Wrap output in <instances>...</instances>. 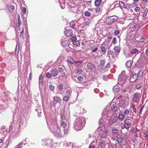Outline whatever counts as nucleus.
<instances>
[{
	"label": "nucleus",
	"instance_id": "20",
	"mask_svg": "<svg viewBox=\"0 0 148 148\" xmlns=\"http://www.w3.org/2000/svg\"><path fill=\"white\" fill-rule=\"evenodd\" d=\"M87 66L89 69L94 71L95 70V68L94 65L91 63H88L87 64Z\"/></svg>",
	"mask_w": 148,
	"mask_h": 148
},
{
	"label": "nucleus",
	"instance_id": "40",
	"mask_svg": "<svg viewBox=\"0 0 148 148\" xmlns=\"http://www.w3.org/2000/svg\"><path fill=\"white\" fill-rule=\"evenodd\" d=\"M105 63V60H102L100 62V64L101 65V67L102 66H103Z\"/></svg>",
	"mask_w": 148,
	"mask_h": 148
},
{
	"label": "nucleus",
	"instance_id": "55",
	"mask_svg": "<svg viewBox=\"0 0 148 148\" xmlns=\"http://www.w3.org/2000/svg\"><path fill=\"white\" fill-rule=\"evenodd\" d=\"M78 79L80 82L82 81L83 80V77L81 76H79L77 78Z\"/></svg>",
	"mask_w": 148,
	"mask_h": 148
},
{
	"label": "nucleus",
	"instance_id": "18",
	"mask_svg": "<svg viewBox=\"0 0 148 148\" xmlns=\"http://www.w3.org/2000/svg\"><path fill=\"white\" fill-rule=\"evenodd\" d=\"M108 132L107 130H104L101 136V137L103 138H106L107 137Z\"/></svg>",
	"mask_w": 148,
	"mask_h": 148
},
{
	"label": "nucleus",
	"instance_id": "4",
	"mask_svg": "<svg viewBox=\"0 0 148 148\" xmlns=\"http://www.w3.org/2000/svg\"><path fill=\"white\" fill-rule=\"evenodd\" d=\"M133 118H130L129 117H127L124 121V128L128 130L132 125Z\"/></svg>",
	"mask_w": 148,
	"mask_h": 148
},
{
	"label": "nucleus",
	"instance_id": "6",
	"mask_svg": "<svg viewBox=\"0 0 148 148\" xmlns=\"http://www.w3.org/2000/svg\"><path fill=\"white\" fill-rule=\"evenodd\" d=\"M53 142V141L52 139L47 138L42 140V143L44 146L45 145L47 147H52Z\"/></svg>",
	"mask_w": 148,
	"mask_h": 148
},
{
	"label": "nucleus",
	"instance_id": "9",
	"mask_svg": "<svg viewBox=\"0 0 148 148\" xmlns=\"http://www.w3.org/2000/svg\"><path fill=\"white\" fill-rule=\"evenodd\" d=\"M53 105L54 106H55L56 104L57 103H60L61 101V98L56 96L53 97Z\"/></svg>",
	"mask_w": 148,
	"mask_h": 148
},
{
	"label": "nucleus",
	"instance_id": "45",
	"mask_svg": "<svg viewBox=\"0 0 148 148\" xmlns=\"http://www.w3.org/2000/svg\"><path fill=\"white\" fill-rule=\"evenodd\" d=\"M129 111L128 110H126L123 112V114L124 115H126L128 114L129 113Z\"/></svg>",
	"mask_w": 148,
	"mask_h": 148
},
{
	"label": "nucleus",
	"instance_id": "42",
	"mask_svg": "<svg viewBox=\"0 0 148 148\" xmlns=\"http://www.w3.org/2000/svg\"><path fill=\"white\" fill-rule=\"evenodd\" d=\"M120 33V32L119 30H116L114 32V35L117 36Z\"/></svg>",
	"mask_w": 148,
	"mask_h": 148
},
{
	"label": "nucleus",
	"instance_id": "16",
	"mask_svg": "<svg viewBox=\"0 0 148 148\" xmlns=\"http://www.w3.org/2000/svg\"><path fill=\"white\" fill-rule=\"evenodd\" d=\"M137 78L136 74H134L130 77V82H133L136 81Z\"/></svg>",
	"mask_w": 148,
	"mask_h": 148
},
{
	"label": "nucleus",
	"instance_id": "30",
	"mask_svg": "<svg viewBox=\"0 0 148 148\" xmlns=\"http://www.w3.org/2000/svg\"><path fill=\"white\" fill-rule=\"evenodd\" d=\"M114 50L115 51L116 55H118L119 54V53L120 51V49H119L118 47L117 46L115 47L114 48Z\"/></svg>",
	"mask_w": 148,
	"mask_h": 148
},
{
	"label": "nucleus",
	"instance_id": "2",
	"mask_svg": "<svg viewBox=\"0 0 148 148\" xmlns=\"http://www.w3.org/2000/svg\"><path fill=\"white\" fill-rule=\"evenodd\" d=\"M52 128L51 131L53 133L55 136L57 137L60 138L64 136L63 134L61 131V128L57 124L52 125Z\"/></svg>",
	"mask_w": 148,
	"mask_h": 148
},
{
	"label": "nucleus",
	"instance_id": "46",
	"mask_svg": "<svg viewBox=\"0 0 148 148\" xmlns=\"http://www.w3.org/2000/svg\"><path fill=\"white\" fill-rule=\"evenodd\" d=\"M85 16H89L90 15V13L88 11L85 12L84 13Z\"/></svg>",
	"mask_w": 148,
	"mask_h": 148
},
{
	"label": "nucleus",
	"instance_id": "23",
	"mask_svg": "<svg viewBox=\"0 0 148 148\" xmlns=\"http://www.w3.org/2000/svg\"><path fill=\"white\" fill-rule=\"evenodd\" d=\"M58 72L57 70L55 69L52 71L51 72V75L53 77H55L58 75Z\"/></svg>",
	"mask_w": 148,
	"mask_h": 148
},
{
	"label": "nucleus",
	"instance_id": "43",
	"mask_svg": "<svg viewBox=\"0 0 148 148\" xmlns=\"http://www.w3.org/2000/svg\"><path fill=\"white\" fill-rule=\"evenodd\" d=\"M5 107L2 105H0V112H1L2 110L4 109Z\"/></svg>",
	"mask_w": 148,
	"mask_h": 148
},
{
	"label": "nucleus",
	"instance_id": "47",
	"mask_svg": "<svg viewBox=\"0 0 148 148\" xmlns=\"http://www.w3.org/2000/svg\"><path fill=\"white\" fill-rule=\"evenodd\" d=\"M104 120L103 118H101L99 120V124L100 125L104 123Z\"/></svg>",
	"mask_w": 148,
	"mask_h": 148
},
{
	"label": "nucleus",
	"instance_id": "29",
	"mask_svg": "<svg viewBox=\"0 0 148 148\" xmlns=\"http://www.w3.org/2000/svg\"><path fill=\"white\" fill-rule=\"evenodd\" d=\"M148 9L147 8H146L145 9L144 12V14H143V17H146L148 16Z\"/></svg>",
	"mask_w": 148,
	"mask_h": 148
},
{
	"label": "nucleus",
	"instance_id": "27",
	"mask_svg": "<svg viewBox=\"0 0 148 148\" xmlns=\"http://www.w3.org/2000/svg\"><path fill=\"white\" fill-rule=\"evenodd\" d=\"M71 88H69L67 89L66 91V95L70 96L71 94Z\"/></svg>",
	"mask_w": 148,
	"mask_h": 148
},
{
	"label": "nucleus",
	"instance_id": "34",
	"mask_svg": "<svg viewBox=\"0 0 148 148\" xmlns=\"http://www.w3.org/2000/svg\"><path fill=\"white\" fill-rule=\"evenodd\" d=\"M19 46H18L17 44L16 46V49L15 50V54L16 56L18 55L19 52Z\"/></svg>",
	"mask_w": 148,
	"mask_h": 148
},
{
	"label": "nucleus",
	"instance_id": "48",
	"mask_svg": "<svg viewBox=\"0 0 148 148\" xmlns=\"http://www.w3.org/2000/svg\"><path fill=\"white\" fill-rule=\"evenodd\" d=\"M46 75L47 77L50 78L51 77L52 75H51V74L48 72L46 73Z\"/></svg>",
	"mask_w": 148,
	"mask_h": 148
},
{
	"label": "nucleus",
	"instance_id": "61",
	"mask_svg": "<svg viewBox=\"0 0 148 148\" xmlns=\"http://www.w3.org/2000/svg\"><path fill=\"white\" fill-rule=\"evenodd\" d=\"M107 36L108 39H111L112 38V37L111 36V34L109 33L107 35Z\"/></svg>",
	"mask_w": 148,
	"mask_h": 148
},
{
	"label": "nucleus",
	"instance_id": "60",
	"mask_svg": "<svg viewBox=\"0 0 148 148\" xmlns=\"http://www.w3.org/2000/svg\"><path fill=\"white\" fill-rule=\"evenodd\" d=\"M110 107L111 109L112 110H114V106L113 104H111L110 105Z\"/></svg>",
	"mask_w": 148,
	"mask_h": 148
},
{
	"label": "nucleus",
	"instance_id": "31",
	"mask_svg": "<svg viewBox=\"0 0 148 148\" xmlns=\"http://www.w3.org/2000/svg\"><path fill=\"white\" fill-rule=\"evenodd\" d=\"M69 96L67 95L66 96H63L62 100L63 101H67L69 100Z\"/></svg>",
	"mask_w": 148,
	"mask_h": 148
},
{
	"label": "nucleus",
	"instance_id": "39",
	"mask_svg": "<svg viewBox=\"0 0 148 148\" xmlns=\"http://www.w3.org/2000/svg\"><path fill=\"white\" fill-rule=\"evenodd\" d=\"M108 110V107H107L103 111V114L104 115H106L107 114Z\"/></svg>",
	"mask_w": 148,
	"mask_h": 148
},
{
	"label": "nucleus",
	"instance_id": "22",
	"mask_svg": "<svg viewBox=\"0 0 148 148\" xmlns=\"http://www.w3.org/2000/svg\"><path fill=\"white\" fill-rule=\"evenodd\" d=\"M25 122H24L23 121H21L19 123V126L18 127V129H20L21 128V127H25Z\"/></svg>",
	"mask_w": 148,
	"mask_h": 148
},
{
	"label": "nucleus",
	"instance_id": "15",
	"mask_svg": "<svg viewBox=\"0 0 148 148\" xmlns=\"http://www.w3.org/2000/svg\"><path fill=\"white\" fill-rule=\"evenodd\" d=\"M109 124L110 125L114 124L116 122V120L114 116H112L110 117L109 119H108Z\"/></svg>",
	"mask_w": 148,
	"mask_h": 148
},
{
	"label": "nucleus",
	"instance_id": "33",
	"mask_svg": "<svg viewBox=\"0 0 148 148\" xmlns=\"http://www.w3.org/2000/svg\"><path fill=\"white\" fill-rule=\"evenodd\" d=\"M43 76L41 75L40 76L39 78V85L40 86V84H41L43 82Z\"/></svg>",
	"mask_w": 148,
	"mask_h": 148
},
{
	"label": "nucleus",
	"instance_id": "19",
	"mask_svg": "<svg viewBox=\"0 0 148 148\" xmlns=\"http://www.w3.org/2000/svg\"><path fill=\"white\" fill-rule=\"evenodd\" d=\"M106 144V142L105 140H101L99 144V145L101 148L104 147Z\"/></svg>",
	"mask_w": 148,
	"mask_h": 148
},
{
	"label": "nucleus",
	"instance_id": "28",
	"mask_svg": "<svg viewBox=\"0 0 148 148\" xmlns=\"http://www.w3.org/2000/svg\"><path fill=\"white\" fill-rule=\"evenodd\" d=\"M113 90L116 92H117L120 89V87L118 85H116L114 86L113 88Z\"/></svg>",
	"mask_w": 148,
	"mask_h": 148
},
{
	"label": "nucleus",
	"instance_id": "14",
	"mask_svg": "<svg viewBox=\"0 0 148 148\" xmlns=\"http://www.w3.org/2000/svg\"><path fill=\"white\" fill-rule=\"evenodd\" d=\"M66 29L65 34L67 36H70L73 34L72 31L71 29H67L66 28H65Z\"/></svg>",
	"mask_w": 148,
	"mask_h": 148
},
{
	"label": "nucleus",
	"instance_id": "52",
	"mask_svg": "<svg viewBox=\"0 0 148 148\" xmlns=\"http://www.w3.org/2000/svg\"><path fill=\"white\" fill-rule=\"evenodd\" d=\"M23 146L22 145V143H19L17 147H15L14 148H21Z\"/></svg>",
	"mask_w": 148,
	"mask_h": 148
},
{
	"label": "nucleus",
	"instance_id": "24",
	"mask_svg": "<svg viewBox=\"0 0 148 148\" xmlns=\"http://www.w3.org/2000/svg\"><path fill=\"white\" fill-rule=\"evenodd\" d=\"M67 60L68 62L71 64H73L74 62V60L71 57H68Z\"/></svg>",
	"mask_w": 148,
	"mask_h": 148
},
{
	"label": "nucleus",
	"instance_id": "51",
	"mask_svg": "<svg viewBox=\"0 0 148 148\" xmlns=\"http://www.w3.org/2000/svg\"><path fill=\"white\" fill-rule=\"evenodd\" d=\"M82 72V69H79L77 70V73L78 74H80Z\"/></svg>",
	"mask_w": 148,
	"mask_h": 148
},
{
	"label": "nucleus",
	"instance_id": "59",
	"mask_svg": "<svg viewBox=\"0 0 148 148\" xmlns=\"http://www.w3.org/2000/svg\"><path fill=\"white\" fill-rule=\"evenodd\" d=\"M113 53V52L111 50H109L108 52V55H112Z\"/></svg>",
	"mask_w": 148,
	"mask_h": 148
},
{
	"label": "nucleus",
	"instance_id": "35",
	"mask_svg": "<svg viewBox=\"0 0 148 148\" xmlns=\"http://www.w3.org/2000/svg\"><path fill=\"white\" fill-rule=\"evenodd\" d=\"M58 90L60 91H61L63 88V85L62 84H60L58 86Z\"/></svg>",
	"mask_w": 148,
	"mask_h": 148
},
{
	"label": "nucleus",
	"instance_id": "53",
	"mask_svg": "<svg viewBox=\"0 0 148 148\" xmlns=\"http://www.w3.org/2000/svg\"><path fill=\"white\" fill-rule=\"evenodd\" d=\"M58 71L59 72L62 73L64 71V69L61 67H59L58 68Z\"/></svg>",
	"mask_w": 148,
	"mask_h": 148
},
{
	"label": "nucleus",
	"instance_id": "58",
	"mask_svg": "<svg viewBox=\"0 0 148 148\" xmlns=\"http://www.w3.org/2000/svg\"><path fill=\"white\" fill-rule=\"evenodd\" d=\"M108 79V77L107 75H104L103 77V79L104 80L106 81Z\"/></svg>",
	"mask_w": 148,
	"mask_h": 148
},
{
	"label": "nucleus",
	"instance_id": "64",
	"mask_svg": "<svg viewBox=\"0 0 148 148\" xmlns=\"http://www.w3.org/2000/svg\"><path fill=\"white\" fill-rule=\"evenodd\" d=\"M145 54L146 56L148 57V49H147L145 52Z\"/></svg>",
	"mask_w": 148,
	"mask_h": 148
},
{
	"label": "nucleus",
	"instance_id": "5",
	"mask_svg": "<svg viewBox=\"0 0 148 148\" xmlns=\"http://www.w3.org/2000/svg\"><path fill=\"white\" fill-rule=\"evenodd\" d=\"M129 99L128 97H125L120 100L119 105L120 107L125 108L129 104Z\"/></svg>",
	"mask_w": 148,
	"mask_h": 148
},
{
	"label": "nucleus",
	"instance_id": "1",
	"mask_svg": "<svg viewBox=\"0 0 148 148\" xmlns=\"http://www.w3.org/2000/svg\"><path fill=\"white\" fill-rule=\"evenodd\" d=\"M85 123V119L83 117H77L74 124V128L75 130L78 131L83 128Z\"/></svg>",
	"mask_w": 148,
	"mask_h": 148
},
{
	"label": "nucleus",
	"instance_id": "36",
	"mask_svg": "<svg viewBox=\"0 0 148 148\" xmlns=\"http://www.w3.org/2000/svg\"><path fill=\"white\" fill-rule=\"evenodd\" d=\"M60 125L62 127L64 128L67 125V124L64 122L62 121L60 123Z\"/></svg>",
	"mask_w": 148,
	"mask_h": 148
},
{
	"label": "nucleus",
	"instance_id": "57",
	"mask_svg": "<svg viewBox=\"0 0 148 148\" xmlns=\"http://www.w3.org/2000/svg\"><path fill=\"white\" fill-rule=\"evenodd\" d=\"M112 42L114 44H115L116 43V38H114L112 40Z\"/></svg>",
	"mask_w": 148,
	"mask_h": 148
},
{
	"label": "nucleus",
	"instance_id": "37",
	"mask_svg": "<svg viewBox=\"0 0 148 148\" xmlns=\"http://www.w3.org/2000/svg\"><path fill=\"white\" fill-rule=\"evenodd\" d=\"M143 74V72L142 71H140L136 75L137 78H139L142 77Z\"/></svg>",
	"mask_w": 148,
	"mask_h": 148
},
{
	"label": "nucleus",
	"instance_id": "32",
	"mask_svg": "<svg viewBox=\"0 0 148 148\" xmlns=\"http://www.w3.org/2000/svg\"><path fill=\"white\" fill-rule=\"evenodd\" d=\"M102 0H96L95 2V6H99L101 1Z\"/></svg>",
	"mask_w": 148,
	"mask_h": 148
},
{
	"label": "nucleus",
	"instance_id": "63",
	"mask_svg": "<svg viewBox=\"0 0 148 148\" xmlns=\"http://www.w3.org/2000/svg\"><path fill=\"white\" fill-rule=\"evenodd\" d=\"M18 24L19 25H21V19H18Z\"/></svg>",
	"mask_w": 148,
	"mask_h": 148
},
{
	"label": "nucleus",
	"instance_id": "25",
	"mask_svg": "<svg viewBox=\"0 0 148 148\" xmlns=\"http://www.w3.org/2000/svg\"><path fill=\"white\" fill-rule=\"evenodd\" d=\"M132 61L131 60L128 61L126 64V66L128 68L130 67L132 65Z\"/></svg>",
	"mask_w": 148,
	"mask_h": 148
},
{
	"label": "nucleus",
	"instance_id": "54",
	"mask_svg": "<svg viewBox=\"0 0 148 148\" xmlns=\"http://www.w3.org/2000/svg\"><path fill=\"white\" fill-rule=\"evenodd\" d=\"M49 88L52 91L53 90L54 87L53 85H51L49 86Z\"/></svg>",
	"mask_w": 148,
	"mask_h": 148
},
{
	"label": "nucleus",
	"instance_id": "50",
	"mask_svg": "<svg viewBox=\"0 0 148 148\" xmlns=\"http://www.w3.org/2000/svg\"><path fill=\"white\" fill-rule=\"evenodd\" d=\"M101 49L102 52H106V49L105 47H101Z\"/></svg>",
	"mask_w": 148,
	"mask_h": 148
},
{
	"label": "nucleus",
	"instance_id": "41",
	"mask_svg": "<svg viewBox=\"0 0 148 148\" xmlns=\"http://www.w3.org/2000/svg\"><path fill=\"white\" fill-rule=\"evenodd\" d=\"M143 83H140L139 84L136 85V89H139L142 87Z\"/></svg>",
	"mask_w": 148,
	"mask_h": 148
},
{
	"label": "nucleus",
	"instance_id": "62",
	"mask_svg": "<svg viewBox=\"0 0 148 148\" xmlns=\"http://www.w3.org/2000/svg\"><path fill=\"white\" fill-rule=\"evenodd\" d=\"M135 10L136 12H138L140 10V8L138 7H136L135 8Z\"/></svg>",
	"mask_w": 148,
	"mask_h": 148
},
{
	"label": "nucleus",
	"instance_id": "26",
	"mask_svg": "<svg viewBox=\"0 0 148 148\" xmlns=\"http://www.w3.org/2000/svg\"><path fill=\"white\" fill-rule=\"evenodd\" d=\"M103 131V128L101 127H100L97 129L96 132L99 135H100Z\"/></svg>",
	"mask_w": 148,
	"mask_h": 148
},
{
	"label": "nucleus",
	"instance_id": "13",
	"mask_svg": "<svg viewBox=\"0 0 148 148\" xmlns=\"http://www.w3.org/2000/svg\"><path fill=\"white\" fill-rule=\"evenodd\" d=\"M97 140H95L92 141L90 144L89 148H97Z\"/></svg>",
	"mask_w": 148,
	"mask_h": 148
},
{
	"label": "nucleus",
	"instance_id": "49",
	"mask_svg": "<svg viewBox=\"0 0 148 148\" xmlns=\"http://www.w3.org/2000/svg\"><path fill=\"white\" fill-rule=\"evenodd\" d=\"M63 132H64V135L67 134H68V130L66 128L63 129Z\"/></svg>",
	"mask_w": 148,
	"mask_h": 148
},
{
	"label": "nucleus",
	"instance_id": "10",
	"mask_svg": "<svg viewBox=\"0 0 148 148\" xmlns=\"http://www.w3.org/2000/svg\"><path fill=\"white\" fill-rule=\"evenodd\" d=\"M112 135L114 137H117L119 134L118 130L114 128H112Z\"/></svg>",
	"mask_w": 148,
	"mask_h": 148
},
{
	"label": "nucleus",
	"instance_id": "12",
	"mask_svg": "<svg viewBox=\"0 0 148 148\" xmlns=\"http://www.w3.org/2000/svg\"><path fill=\"white\" fill-rule=\"evenodd\" d=\"M116 138H117L115 145H117L118 144H119L120 147H121L122 144L121 143L122 142L123 140L122 138L120 136H118Z\"/></svg>",
	"mask_w": 148,
	"mask_h": 148
},
{
	"label": "nucleus",
	"instance_id": "38",
	"mask_svg": "<svg viewBox=\"0 0 148 148\" xmlns=\"http://www.w3.org/2000/svg\"><path fill=\"white\" fill-rule=\"evenodd\" d=\"M119 4L120 6L121 7H123L125 8H126V6L125 5L124 3L122 1H120L119 2Z\"/></svg>",
	"mask_w": 148,
	"mask_h": 148
},
{
	"label": "nucleus",
	"instance_id": "11",
	"mask_svg": "<svg viewBox=\"0 0 148 148\" xmlns=\"http://www.w3.org/2000/svg\"><path fill=\"white\" fill-rule=\"evenodd\" d=\"M36 110L37 112L38 116L39 117L41 116L42 112V107L38 106L36 109Z\"/></svg>",
	"mask_w": 148,
	"mask_h": 148
},
{
	"label": "nucleus",
	"instance_id": "21",
	"mask_svg": "<svg viewBox=\"0 0 148 148\" xmlns=\"http://www.w3.org/2000/svg\"><path fill=\"white\" fill-rule=\"evenodd\" d=\"M125 116L123 114H119L118 116V118L120 121H123L125 118Z\"/></svg>",
	"mask_w": 148,
	"mask_h": 148
},
{
	"label": "nucleus",
	"instance_id": "17",
	"mask_svg": "<svg viewBox=\"0 0 148 148\" xmlns=\"http://www.w3.org/2000/svg\"><path fill=\"white\" fill-rule=\"evenodd\" d=\"M140 51L141 50H140V49H138L136 48H135L133 49L131 51V53L132 54H137L140 52Z\"/></svg>",
	"mask_w": 148,
	"mask_h": 148
},
{
	"label": "nucleus",
	"instance_id": "7",
	"mask_svg": "<svg viewBox=\"0 0 148 148\" xmlns=\"http://www.w3.org/2000/svg\"><path fill=\"white\" fill-rule=\"evenodd\" d=\"M117 19L118 17L116 16H109L106 19L107 24L108 25H110Z\"/></svg>",
	"mask_w": 148,
	"mask_h": 148
},
{
	"label": "nucleus",
	"instance_id": "56",
	"mask_svg": "<svg viewBox=\"0 0 148 148\" xmlns=\"http://www.w3.org/2000/svg\"><path fill=\"white\" fill-rule=\"evenodd\" d=\"M77 39V38L76 36L72 37L71 38V40L73 42L75 41Z\"/></svg>",
	"mask_w": 148,
	"mask_h": 148
},
{
	"label": "nucleus",
	"instance_id": "3",
	"mask_svg": "<svg viewBox=\"0 0 148 148\" xmlns=\"http://www.w3.org/2000/svg\"><path fill=\"white\" fill-rule=\"evenodd\" d=\"M127 79L125 71H123L119 75L118 79V82L121 84L123 85L126 81Z\"/></svg>",
	"mask_w": 148,
	"mask_h": 148
},
{
	"label": "nucleus",
	"instance_id": "8",
	"mask_svg": "<svg viewBox=\"0 0 148 148\" xmlns=\"http://www.w3.org/2000/svg\"><path fill=\"white\" fill-rule=\"evenodd\" d=\"M141 94L138 92H136L134 94L133 98V102L138 104L141 97Z\"/></svg>",
	"mask_w": 148,
	"mask_h": 148
},
{
	"label": "nucleus",
	"instance_id": "44",
	"mask_svg": "<svg viewBox=\"0 0 148 148\" xmlns=\"http://www.w3.org/2000/svg\"><path fill=\"white\" fill-rule=\"evenodd\" d=\"M83 62L81 61H75V64H76L77 66L78 65V64L80 65Z\"/></svg>",
	"mask_w": 148,
	"mask_h": 148
}]
</instances>
